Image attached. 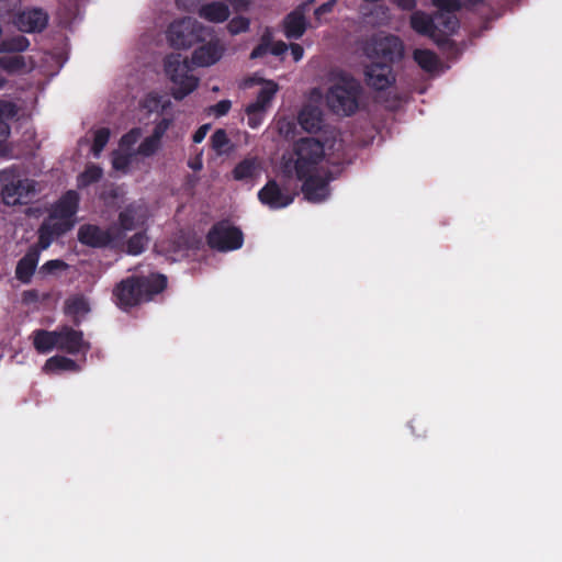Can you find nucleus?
<instances>
[{"instance_id":"obj_1","label":"nucleus","mask_w":562,"mask_h":562,"mask_svg":"<svg viewBox=\"0 0 562 562\" xmlns=\"http://www.w3.org/2000/svg\"><path fill=\"white\" fill-rule=\"evenodd\" d=\"M79 203V193L75 190H68L52 204L48 216L37 229L38 245L42 249H47L56 238L66 235L75 227Z\"/></svg>"},{"instance_id":"obj_2","label":"nucleus","mask_w":562,"mask_h":562,"mask_svg":"<svg viewBox=\"0 0 562 562\" xmlns=\"http://www.w3.org/2000/svg\"><path fill=\"white\" fill-rule=\"evenodd\" d=\"M168 279L162 273L132 274L121 280L113 289V301L119 308L128 312L145 302L151 301L165 291Z\"/></svg>"},{"instance_id":"obj_3","label":"nucleus","mask_w":562,"mask_h":562,"mask_svg":"<svg viewBox=\"0 0 562 562\" xmlns=\"http://www.w3.org/2000/svg\"><path fill=\"white\" fill-rule=\"evenodd\" d=\"M361 85L351 75L334 72L325 99L328 108L338 115H351L359 106Z\"/></svg>"},{"instance_id":"obj_4","label":"nucleus","mask_w":562,"mask_h":562,"mask_svg":"<svg viewBox=\"0 0 562 562\" xmlns=\"http://www.w3.org/2000/svg\"><path fill=\"white\" fill-rule=\"evenodd\" d=\"M325 147L337 149L336 140L323 137V140L313 137H303L294 143L293 153L295 159L293 166L285 164L288 172L294 170L296 176H308L325 157Z\"/></svg>"},{"instance_id":"obj_5","label":"nucleus","mask_w":562,"mask_h":562,"mask_svg":"<svg viewBox=\"0 0 562 562\" xmlns=\"http://www.w3.org/2000/svg\"><path fill=\"white\" fill-rule=\"evenodd\" d=\"M211 35V29L193 18H183L170 24L167 38L176 48H189Z\"/></svg>"},{"instance_id":"obj_6","label":"nucleus","mask_w":562,"mask_h":562,"mask_svg":"<svg viewBox=\"0 0 562 562\" xmlns=\"http://www.w3.org/2000/svg\"><path fill=\"white\" fill-rule=\"evenodd\" d=\"M165 70L173 83L172 95L181 100L198 86V79L190 75V64L180 54L169 55L165 60Z\"/></svg>"},{"instance_id":"obj_7","label":"nucleus","mask_w":562,"mask_h":562,"mask_svg":"<svg viewBox=\"0 0 562 562\" xmlns=\"http://www.w3.org/2000/svg\"><path fill=\"white\" fill-rule=\"evenodd\" d=\"M364 55L371 60L382 59L385 64L401 61L405 56L403 41L393 34L375 35L364 45Z\"/></svg>"},{"instance_id":"obj_8","label":"nucleus","mask_w":562,"mask_h":562,"mask_svg":"<svg viewBox=\"0 0 562 562\" xmlns=\"http://www.w3.org/2000/svg\"><path fill=\"white\" fill-rule=\"evenodd\" d=\"M278 182L276 178L269 181L258 191V200L270 210H281L293 203L297 195V184L291 186L293 178H281Z\"/></svg>"},{"instance_id":"obj_9","label":"nucleus","mask_w":562,"mask_h":562,"mask_svg":"<svg viewBox=\"0 0 562 562\" xmlns=\"http://www.w3.org/2000/svg\"><path fill=\"white\" fill-rule=\"evenodd\" d=\"M206 243L210 248L218 251L237 250L244 244V234L240 228L232 225L228 221H220L209 231Z\"/></svg>"},{"instance_id":"obj_10","label":"nucleus","mask_w":562,"mask_h":562,"mask_svg":"<svg viewBox=\"0 0 562 562\" xmlns=\"http://www.w3.org/2000/svg\"><path fill=\"white\" fill-rule=\"evenodd\" d=\"M77 237L80 244L91 248H115L123 240L116 225L101 228L94 224H83L79 227Z\"/></svg>"},{"instance_id":"obj_11","label":"nucleus","mask_w":562,"mask_h":562,"mask_svg":"<svg viewBox=\"0 0 562 562\" xmlns=\"http://www.w3.org/2000/svg\"><path fill=\"white\" fill-rule=\"evenodd\" d=\"M37 182L33 178H12L3 184L1 190L2 202L8 206L30 203L36 195Z\"/></svg>"},{"instance_id":"obj_12","label":"nucleus","mask_w":562,"mask_h":562,"mask_svg":"<svg viewBox=\"0 0 562 562\" xmlns=\"http://www.w3.org/2000/svg\"><path fill=\"white\" fill-rule=\"evenodd\" d=\"M297 122L300 126L310 134L323 133V137H329L337 140L340 136L338 130L327 126L324 123V113L318 105L307 103L297 114Z\"/></svg>"},{"instance_id":"obj_13","label":"nucleus","mask_w":562,"mask_h":562,"mask_svg":"<svg viewBox=\"0 0 562 562\" xmlns=\"http://www.w3.org/2000/svg\"><path fill=\"white\" fill-rule=\"evenodd\" d=\"M140 136L139 128H133L122 136L119 148L112 153V166L115 171L127 172L128 167L137 159L134 146Z\"/></svg>"},{"instance_id":"obj_14","label":"nucleus","mask_w":562,"mask_h":562,"mask_svg":"<svg viewBox=\"0 0 562 562\" xmlns=\"http://www.w3.org/2000/svg\"><path fill=\"white\" fill-rule=\"evenodd\" d=\"M364 77L367 85L375 90H385L395 82L392 65L374 60L366 66Z\"/></svg>"},{"instance_id":"obj_15","label":"nucleus","mask_w":562,"mask_h":562,"mask_svg":"<svg viewBox=\"0 0 562 562\" xmlns=\"http://www.w3.org/2000/svg\"><path fill=\"white\" fill-rule=\"evenodd\" d=\"M57 349L69 355H78L90 349L89 342L85 341L83 333L70 326H63L57 330Z\"/></svg>"},{"instance_id":"obj_16","label":"nucleus","mask_w":562,"mask_h":562,"mask_svg":"<svg viewBox=\"0 0 562 562\" xmlns=\"http://www.w3.org/2000/svg\"><path fill=\"white\" fill-rule=\"evenodd\" d=\"M48 22V15L38 8L24 9L14 18L15 26L26 33L41 32Z\"/></svg>"},{"instance_id":"obj_17","label":"nucleus","mask_w":562,"mask_h":562,"mask_svg":"<svg viewBox=\"0 0 562 562\" xmlns=\"http://www.w3.org/2000/svg\"><path fill=\"white\" fill-rule=\"evenodd\" d=\"M304 180L301 186V191L306 201L312 203H319L325 201L330 193L329 180L334 178H297Z\"/></svg>"},{"instance_id":"obj_18","label":"nucleus","mask_w":562,"mask_h":562,"mask_svg":"<svg viewBox=\"0 0 562 562\" xmlns=\"http://www.w3.org/2000/svg\"><path fill=\"white\" fill-rule=\"evenodd\" d=\"M312 2H304L292 11L284 20V32L289 38H300L306 30L305 14L310 11Z\"/></svg>"},{"instance_id":"obj_19","label":"nucleus","mask_w":562,"mask_h":562,"mask_svg":"<svg viewBox=\"0 0 562 562\" xmlns=\"http://www.w3.org/2000/svg\"><path fill=\"white\" fill-rule=\"evenodd\" d=\"M41 250L43 249L37 243L35 246L30 247L26 254L18 261L15 267V278L20 282L24 284L31 282L40 260Z\"/></svg>"},{"instance_id":"obj_20","label":"nucleus","mask_w":562,"mask_h":562,"mask_svg":"<svg viewBox=\"0 0 562 562\" xmlns=\"http://www.w3.org/2000/svg\"><path fill=\"white\" fill-rule=\"evenodd\" d=\"M148 218L147 207L144 205H130L119 214L117 229L124 236V232L133 231L138 225L143 226Z\"/></svg>"},{"instance_id":"obj_21","label":"nucleus","mask_w":562,"mask_h":562,"mask_svg":"<svg viewBox=\"0 0 562 562\" xmlns=\"http://www.w3.org/2000/svg\"><path fill=\"white\" fill-rule=\"evenodd\" d=\"M225 50L220 41H211L196 48L192 54V64L198 67H209L217 63Z\"/></svg>"},{"instance_id":"obj_22","label":"nucleus","mask_w":562,"mask_h":562,"mask_svg":"<svg viewBox=\"0 0 562 562\" xmlns=\"http://www.w3.org/2000/svg\"><path fill=\"white\" fill-rule=\"evenodd\" d=\"M169 126V122L167 120H162L159 122L150 136L146 137L137 148H135L136 154L143 157H149L154 155L160 147L161 138Z\"/></svg>"},{"instance_id":"obj_23","label":"nucleus","mask_w":562,"mask_h":562,"mask_svg":"<svg viewBox=\"0 0 562 562\" xmlns=\"http://www.w3.org/2000/svg\"><path fill=\"white\" fill-rule=\"evenodd\" d=\"M411 27L418 34L435 38L437 36V25L435 18L424 11H415L409 18Z\"/></svg>"},{"instance_id":"obj_24","label":"nucleus","mask_w":562,"mask_h":562,"mask_svg":"<svg viewBox=\"0 0 562 562\" xmlns=\"http://www.w3.org/2000/svg\"><path fill=\"white\" fill-rule=\"evenodd\" d=\"M198 13L200 18L212 23H222L231 15L228 5L220 1H213L202 5Z\"/></svg>"},{"instance_id":"obj_25","label":"nucleus","mask_w":562,"mask_h":562,"mask_svg":"<svg viewBox=\"0 0 562 562\" xmlns=\"http://www.w3.org/2000/svg\"><path fill=\"white\" fill-rule=\"evenodd\" d=\"M267 172L266 161L258 155L249 154L234 169V176H257Z\"/></svg>"},{"instance_id":"obj_26","label":"nucleus","mask_w":562,"mask_h":562,"mask_svg":"<svg viewBox=\"0 0 562 562\" xmlns=\"http://www.w3.org/2000/svg\"><path fill=\"white\" fill-rule=\"evenodd\" d=\"M278 85L272 81H267L258 92V95L254 102L247 105L250 111H259L266 113L272 99L278 91Z\"/></svg>"},{"instance_id":"obj_27","label":"nucleus","mask_w":562,"mask_h":562,"mask_svg":"<svg viewBox=\"0 0 562 562\" xmlns=\"http://www.w3.org/2000/svg\"><path fill=\"white\" fill-rule=\"evenodd\" d=\"M65 314L72 317V322L76 326L80 324V317L89 313L90 306L83 296L77 295L66 300Z\"/></svg>"},{"instance_id":"obj_28","label":"nucleus","mask_w":562,"mask_h":562,"mask_svg":"<svg viewBox=\"0 0 562 562\" xmlns=\"http://www.w3.org/2000/svg\"><path fill=\"white\" fill-rule=\"evenodd\" d=\"M57 330L48 331L45 329H37L34 331V348L40 353H47L54 348H57Z\"/></svg>"},{"instance_id":"obj_29","label":"nucleus","mask_w":562,"mask_h":562,"mask_svg":"<svg viewBox=\"0 0 562 562\" xmlns=\"http://www.w3.org/2000/svg\"><path fill=\"white\" fill-rule=\"evenodd\" d=\"M437 33L452 34L459 27V21L452 12H438L435 14Z\"/></svg>"},{"instance_id":"obj_30","label":"nucleus","mask_w":562,"mask_h":562,"mask_svg":"<svg viewBox=\"0 0 562 562\" xmlns=\"http://www.w3.org/2000/svg\"><path fill=\"white\" fill-rule=\"evenodd\" d=\"M413 58L422 69L428 72L437 70L439 66L437 56L429 49H415Z\"/></svg>"},{"instance_id":"obj_31","label":"nucleus","mask_w":562,"mask_h":562,"mask_svg":"<svg viewBox=\"0 0 562 562\" xmlns=\"http://www.w3.org/2000/svg\"><path fill=\"white\" fill-rule=\"evenodd\" d=\"M77 368V362L65 356H53L46 360L44 366L46 371H75Z\"/></svg>"},{"instance_id":"obj_32","label":"nucleus","mask_w":562,"mask_h":562,"mask_svg":"<svg viewBox=\"0 0 562 562\" xmlns=\"http://www.w3.org/2000/svg\"><path fill=\"white\" fill-rule=\"evenodd\" d=\"M92 133V145H91V153L92 155L98 158L102 150L104 149V147L106 146L109 139H110V136H111V131L108 128V127H101V128H95V130H92L91 131Z\"/></svg>"},{"instance_id":"obj_33","label":"nucleus","mask_w":562,"mask_h":562,"mask_svg":"<svg viewBox=\"0 0 562 562\" xmlns=\"http://www.w3.org/2000/svg\"><path fill=\"white\" fill-rule=\"evenodd\" d=\"M147 244L148 237L146 234L138 232L126 241V252L133 256L140 255L146 249Z\"/></svg>"},{"instance_id":"obj_34","label":"nucleus","mask_w":562,"mask_h":562,"mask_svg":"<svg viewBox=\"0 0 562 562\" xmlns=\"http://www.w3.org/2000/svg\"><path fill=\"white\" fill-rule=\"evenodd\" d=\"M0 67L8 72H15L24 69L26 65L24 57L14 55L0 57Z\"/></svg>"},{"instance_id":"obj_35","label":"nucleus","mask_w":562,"mask_h":562,"mask_svg":"<svg viewBox=\"0 0 562 562\" xmlns=\"http://www.w3.org/2000/svg\"><path fill=\"white\" fill-rule=\"evenodd\" d=\"M211 143L213 149L220 155L226 154L229 150V139L224 130H216L211 137Z\"/></svg>"},{"instance_id":"obj_36","label":"nucleus","mask_w":562,"mask_h":562,"mask_svg":"<svg viewBox=\"0 0 562 562\" xmlns=\"http://www.w3.org/2000/svg\"><path fill=\"white\" fill-rule=\"evenodd\" d=\"M277 131L283 138L291 139L295 136L296 125L292 120L281 117L277 121Z\"/></svg>"},{"instance_id":"obj_37","label":"nucleus","mask_w":562,"mask_h":562,"mask_svg":"<svg viewBox=\"0 0 562 562\" xmlns=\"http://www.w3.org/2000/svg\"><path fill=\"white\" fill-rule=\"evenodd\" d=\"M18 114V108L13 102L0 100V120L8 123V120Z\"/></svg>"},{"instance_id":"obj_38","label":"nucleus","mask_w":562,"mask_h":562,"mask_svg":"<svg viewBox=\"0 0 562 562\" xmlns=\"http://www.w3.org/2000/svg\"><path fill=\"white\" fill-rule=\"evenodd\" d=\"M248 27L249 21L244 16L234 18L227 25L228 31L234 35L247 31Z\"/></svg>"},{"instance_id":"obj_39","label":"nucleus","mask_w":562,"mask_h":562,"mask_svg":"<svg viewBox=\"0 0 562 562\" xmlns=\"http://www.w3.org/2000/svg\"><path fill=\"white\" fill-rule=\"evenodd\" d=\"M432 4L439 9V12H454L461 8L460 0H431Z\"/></svg>"},{"instance_id":"obj_40","label":"nucleus","mask_w":562,"mask_h":562,"mask_svg":"<svg viewBox=\"0 0 562 562\" xmlns=\"http://www.w3.org/2000/svg\"><path fill=\"white\" fill-rule=\"evenodd\" d=\"M247 122L248 125L252 128L258 127L263 119L265 113L259 111H250V109L246 108Z\"/></svg>"},{"instance_id":"obj_41","label":"nucleus","mask_w":562,"mask_h":562,"mask_svg":"<svg viewBox=\"0 0 562 562\" xmlns=\"http://www.w3.org/2000/svg\"><path fill=\"white\" fill-rule=\"evenodd\" d=\"M66 267H67V265L63 260H60V259H53V260L46 261L42 266V270L44 272L52 273L55 270L65 269Z\"/></svg>"},{"instance_id":"obj_42","label":"nucleus","mask_w":562,"mask_h":562,"mask_svg":"<svg viewBox=\"0 0 562 562\" xmlns=\"http://www.w3.org/2000/svg\"><path fill=\"white\" fill-rule=\"evenodd\" d=\"M232 103L229 100H222L211 108V111L216 116H223L231 110Z\"/></svg>"},{"instance_id":"obj_43","label":"nucleus","mask_w":562,"mask_h":562,"mask_svg":"<svg viewBox=\"0 0 562 562\" xmlns=\"http://www.w3.org/2000/svg\"><path fill=\"white\" fill-rule=\"evenodd\" d=\"M10 135V126L9 124L0 120V155L5 151V140Z\"/></svg>"},{"instance_id":"obj_44","label":"nucleus","mask_w":562,"mask_h":562,"mask_svg":"<svg viewBox=\"0 0 562 562\" xmlns=\"http://www.w3.org/2000/svg\"><path fill=\"white\" fill-rule=\"evenodd\" d=\"M270 52V44L267 42H262L260 45H258L250 54L251 59L260 58L267 53Z\"/></svg>"},{"instance_id":"obj_45","label":"nucleus","mask_w":562,"mask_h":562,"mask_svg":"<svg viewBox=\"0 0 562 562\" xmlns=\"http://www.w3.org/2000/svg\"><path fill=\"white\" fill-rule=\"evenodd\" d=\"M336 2H337V0H329L325 3H323L322 5H319L314 12L316 19H319L323 14L331 12Z\"/></svg>"},{"instance_id":"obj_46","label":"nucleus","mask_w":562,"mask_h":562,"mask_svg":"<svg viewBox=\"0 0 562 562\" xmlns=\"http://www.w3.org/2000/svg\"><path fill=\"white\" fill-rule=\"evenodd\" d=\"M40 299L38 291L37 290H26L22 293V302L24 304H32L36 303Z\"/></svg>"},{"instance_id":"obj_47","label":"nucleus","mask_w":562,"mask_h":562,"mask_svg":"<svg viewBox=\"0 0 562 562\" xmlns=\"http://www.w3.org/2000/svg\"><path fill=\"white\" fill-rule=\"evenodd\" d=\"M286 49H288V46L283 42H277V43L270 44V53L276 56H281L282 54H284L286 52Z\"/></svg>"},{"instance_id":"obj_48","label":"nucleus","mask_w":562,"mask_h":562,"mask_svg":"<svg viewBox=\"0 0 562 562\" xmlns=\"http://www.w3.org/2000/svg\"><path fill=\"white\" fill-rule=\"evenodd\" d=\"M209 130H210V124H204V125H202V126H201V127H200V128H199V130L193 134V142H194V143H196V144H198V143H201V142L205 138V136H206V134H207Z\"/></svg>"},{"instance_id":"obj_49","label":"nucleus","mask_w":562,"mask_h":562,"mask_svg":"<svg viewBox=\"0 0 562 562\" xmlns=\"http://www.w3.org/2000/svg\"><path fill=\"white\" fill-rule=\"evenodd\" d=\"M120 195H121L120 189H119V188H114V187H111L110 189L104 190V191L101 193L102 199H104L105 201H106L108 199L115 200V199H117Z\"/></svg>"},{"instance_id":"obj_50","label":"nucleus","mask_w":562,"mask_h":562,"mask_svg":"<svg viewBox=\"0 0 562 562\" xmlns=\"http://www.w3.org/2000/svg\"><path fill=\"white\" fill-rule=\"evenodd\" d=\"M395 3L402 10L411 11L416 7V0H395Z\"/></svg>"},{"instance_id":"obj_51","label":"nucleus","mask_w":562,"mask_h":562,"mask_svg":"<svg viewBox=\"0 0 562 562\" xmlns=\"http://www.w3.org/2000/svg\"><path fill=\"white\" fill-rule=\"evenodd\" d=\"M290 48H291V54H292L294 60L299 61L303 57V53H304L303 47L299 44H292L290 46Z\"/></svg>"},{"instance_id":"obj_52","label":"nucleus","mask_w":562,"mask_h":562,"mask_svg":"<svg viewBox=\"0 0 562 562\" xmlns=\"http://www.w3.org/2000/svg\"><path fill=\"white\" fill-rule=\"evenodd\" d=\"M101 173H102L101 168H99L98 166H92L82 176L94 177V176H101Z\"/></svg>"},{"instance_id":"obj_53","label":"nucleus","mask_w":562,"mask_h":562,"mask_svg":"<svg viewBox=\"0 0 562 562\" xmlns=\"http://www.w3.org/2000/svg\"><path fill=\"white\" fill-rule=\"evenodd\" d=\"M79 179L81 180V182L79 183V187H85V186H89L92 182L98 181L100 178L91 177V178H79Z\"/></svg>"},{"instance_id":"obj_54","label":"nucleus","mask_w":562,"mask_h":562,"mask_svg":"<svg viewBox=\"0 0 562 562\" xmlns=\"http://www.w3.org/2000/svg\"><path fill=\"white\" fill-rule=\"evenodd\" d=\"M378 9L382 12L385 19H389V8L384 5L378 7Z\"/></svg>"},{"instance_id":"obj_55","label":"nucleus","mask_w":562,"mask_h":562,"mask_svg":"<svg viewBox=\"0 0 562 562\" xmlns=\"http://www.w3.org/2000/svg\"><path fill=\"white\" fill-rule=\"evenodd\" d=\"M414 423H415V420H413V422L411 423L409 427H411V429H412V432H413L414 435H416L417 437H419V436H422V435H420V434H417V432L415 431Z\"/></svg>"},{"instance_id":"obj_56","label":"nucleus","mask_w":562,"mask_h":562,"mask_svg":"<svg viewBox=\"0 0 562 562\" xmlns=\"http://www.w3.org/2000/svg\"><path fill=\"white\" fill-rule=\"evenodd\" d=\"M5 85V79L0 77V89L3 88Z\"/></svg>"},{"instance_id":"obj_57","label":"nucleus","mask_w":562,"mask_h":562,"mask_svg":"<svg viewBox=\"0 0 562 562\" xmlns=\"http://www.w3.org/2000/svg\"><path fill=\"white\" fill-rule=\"evenodd\" d=\"M200 166H201V164H199V165L194 164V166H193L194 170H198L200 168Z\"/></svg>"},{"instance_id":"obj_58","label":"nucleus","mask_w":562,"mask_h":562,"mask_svg":"<svg viewBox=\"0 0 562 562\" xmlns=\"http://www.w3.org/2000/svg\"><path fill=\"white\" fill-rule=\"evenodd\" d=\"M200 166H201V164H199V165L194 164V166H193L194 170H198L200 168Z\"/></svg>"},{"instance_id":"obj_59","label":"nucleus","mask_w":562,"mask_h":562,"mask_svg":"<svg viewBox=\"0 0 562 562\" xmlns=\"http://www.w3.org/2000/svg\"><path fill=\"white\" fill-rule=\"evenodd\" d=\"M182 0H178V2L180 3Z\"/></svg>"}]
</instances>
